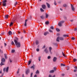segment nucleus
Listing matches in <instances>:
<instances>
[{
    "instance_id": "f257e3e1",
    "label": "nucleus",
    "mask_w": 77,
    "mask_h": 77,
    "mask_svg": "<svg viewBox=\"0 0 77 77\" xmlns=\"http://www.w3.org/2000/svg\"><path fill=\"white\" fill-rule=\"evenodd\" d=\"M14 42H15V45H16L17 47H20L21 46V45L20 44V42H18V41H16L15 40H14Z\"/></svg>"
},
{
    "instance_id": "f03ea898",
    "label": "nucleus",
    "mask_w": 77,
    "mask_h": 77,
    "mask_svg": "<svg viewBox=\"0 0 77 77\" xmlns=\"http://www.w3.org/2000/svg\"><path fill=\"white\" fill-rule=\"evenodd\" d=\"M2 2L3 3L2 4L3 6L5 7L6 6V2H7V1L6 0H2Z\"/></svg>"
},
{
    "instance_id": "7ed1b4c3",
    "label": "nucleus",
    "mask_w": 77,
    "mask_h": 77,
    "mask_svg": "<svg viewBox=\"0 0 77 77\" xmlns=\"http://www.w3.org/2000/svg\"><path fill=\"white\" fill-rule=\"evenodd\" d=\"M59 39H60V40H61V41H63V40L64 39V38L63 37H57L56 39V41L57 42H59Z\"/></svg>"
},
{
    "instance_id": "20e7f679",
    "label": "nucleus",
    "mask_w": 77,
    "mask_h": 77,
    "mask_svg": "<svg viewBox=\"0 0 77 77\" xmlns=\"http://www.w3.org/2000/svg\"><path fill=\"white\" fill-rule=\"evenodd\" d=\"M3 71L4 72H5L6 71V72H8V71H9V67H7L6 68H4L3 69Z\"/></svg>"
},
{
    "instance_id": "39448f33",
    "label": "nucleus",
    "mask_w": 77,
    "mask_h": 77,
    "mask_svg": "<svg viewBox=\"0 0 77 77\" xmlns=\"http://www.w3.org/2000/svg\"><path fill=\"white\" fill-rule=\"evenodd\" d=\"M1 61L4 62V63H5V62H6V60H5V58H2L1 59Z\"/></svg>"
},
{
    "instance_id": "423d86ee",
    "label": "nucleus",
    "mask_w": 77,
    "mask_h": 77,
    "mask_svg": "<svg viewBox=\"0 0 77 77\" xmlns=\"http://www.w3.org/2000/svg\"><path fill=\"white\" fill-rule=\"evenodd\" d=\"M29 71H30V70H29V69H28L26 70V74L27 75V74H29Z\"/></svg>"
},
{
    "instance_id": "0eeeda50",
    "label": "nucleus",
    "mask_w": 77,
    "mask_h": 77,
    "mask_svg": "<svg viewBox=\"0 0 77 77\" xmlns=\"http://www.w3.org/2000/svg\"><path fill=\"white\" fill-rule=\"evenodd\" d=\"M71 6L72 11H74L75 8H74V6L72 5H71Z\"/></svg>"
},
{
    "instance_id": "6e6552de",
    "label": "nucleus",
    "mask_w": 77,
    "mask_h": 77,
    "mask_svg": "<svg viewBox=\"0 0 77 77\" xmlns=\"http://www.w3.org/2000/svg\"><path fill=\"white\" fill-rule=\"evenodd\" d=\"M42 8L43 9H45L46 8V6L45 5H42Z\"/></svg>"
},
{
    "instance_id": "1a4fd4ad",
    "label": "nucleus",
    "mask_w": 77,
    "mask_h": 77,
    "mask_svg": "<svg viewBox=\"0 0 77 77\" xmlns=\"http://www.w3.org/2000/svg\"><path fill=\"white\" fill-rule=\"evenodd\" d=\"M44 51H45V52L46 53H48V50L47 49V48H46L45 50Z\"/></svg>"
},
{
    "instance_id": "9d476101",
    "label": "nucleus",
    "mask_w": 77,
    "mask_h": 77,
    "mask_svg": "<svg viewBox=\"0 0 77 77\" xmlns=\"http://www.w3.org/2000/svg\"><path fill=\"white\" fill-rule=\"evenodd\" d=\"M56 60H57V58L56 57H54L53 59V62H56Z\"/></svg>"
},
{
    "instance_id": "9b49d317",
    "label": "nucleus",
    "mask_w": 77,
    "mask_h": 77,
    "mask_svg": "<svg viewBox=\"0 0 77 77\" xmlns=\"http://www.w3.org/2000/svg\"><path fill=\"white\" fill-rule=\"evenodd\" d=\"M46 5L48 6V8H50V5L48 3H46Z\"/></svg>"
},
{
    "instance_id": "f8f14e48",
    "label": "nucleus",
    "mask_w": 77,
    "mask_h": 77,
    "mask_svg": "<svg viewBox=\"0 0 77 77\" xmlns=\"http://www.w3.org/2000/svg\"><path fill=\"white\" fill-rule=\"evenodd\" d=\"M7 56V54H4L5 58V59H8V57Z\"/></svg>"
},
{
    "instance_id": "ddd939ff",
    "label": "nucleus",
    "mask_w": 77,
    "mask_h": 77,
    "mask_svg": "<svg viewBox=\"0 0 77 77\" xmlns=\"http://www.w3.org/2000/svg\"><path fill=\"white\" fill-rule=\"evenodd\" d=\"M47 34H49V32H45L44 33V35L46 36Z\"/></svg>"
},
{
    "instance_id": "4468645a",
    "label": "nucleus",
    "mask_w": 77,
    "mask_h": 77,
    "mask_svg": "<svg viewBox=\"0 0 77 77\" xmlns=\"http://www.w3.org/2000/svg\"><path fill=\"white\" fill-rule=\"evenodd\" d=\"M8 33L9 35H11L12 34V32H11V31H9L8 32Z\"/></svg>"
},
{
    "instance_id": "2eb2a0df",
    "label": "nucleus",
    "mask_w": 77,
    "mask_h": 77,
    "mask_svg": "<svg viewBox=\"0 0 77 77\" xmlns=\"http://www.w3.org/2000/svg\"><path fill=\"white\" fill-rule=\"evenodd\" d=\"M30 68L31 69H33V70H34L35 69V65H33V66H32L31 67H30Z\"/></svg>"
},
{
    "instance_id": "dca6fc26",
    "label": "nucleus",
    "mask_w": 77,
    "mask_h": 77,
    "mask_svg": "<svg viewBox=\"0 0 77 77\" xmlns=\"http://www.w3.org/2000/svg\"><path fill=\"white\" fill-rule=\"evenodd\" d=\"M4 62L2 61L1 63H0V65L1 66H2V65H5V63H4Z\"/></svg>"
},
{
    "instance_id": "f3484780",
    "label": "nucleus",
    "mask_w": 77,
    "mask_h": 77,
    "mask_svg": "<svg viewBox=\"0 0 77 77\" xmlns=\"http://www.w3.org/2000/svg\"><path fill=\"white\" fill-rule=\"evenodd\" d=\"M58 26L60 27H61L62 26V24L60 22L58 23Z\"/></svg>"
},
{
    "instance_id": "a211bd4d",
    "label": "nucleus",
    "mask_w": 77,
    "mask_h": 77,
    "mask_svg": "<svg viewBox=\"0 0 77 77\" xmlns=\"http://www.w3.org/2000/svg\"><path fill=\"white\" fill-rule=\"evenodd\" d=\"M54 72V70H52L50 71L49 72L50 73H53Z\"/></svg>"
},
{
    "instance_id": "6ab92c4d",
    "label": "nucleus",
    "mask_w": 77,
    "mask_h": 77,
    "mask_svg": "<svg viewBox=\"0 0 77 77\" xmlns=\"http://www.w3.org/2000/svg\"><path fill=\"white\" fill-rule=\"evenodd\" d=\"M8 17H9V15H5V19H7L8 18Z\"/></svg>"
},
{
    "instance_id": "aec40b11",
    "label": "nucleus",
    "mask_w": 77,
    "mask_h": 77,
    "mask_svg": "<svg viewBox=\"0 0 77 77\" xmlns=\"http://www.w3.org/2000/svg\"><path fill=\"white\" fill-rule=\"evenodd\" d=\"M35 44L36 45H38L39 44V41L38 40H36L35 41Z\"/></svg>"
},
{
    "instance_id": "412c9836",
    "label": "nucleus",
    "mask_w": 77,
    "mask_h": 77,
    "mask_svg": "<svg viewBox=\"0 0 77 77\" xmlns=\"http://www.w3.org/2000/svg\"><path fill=\"white\" fill-rule=\"evenodd\" d=\"M49 50L50 52L51 53V50L52 49V48H51V47H50L49 48Z\"/></svg>"
},
{
    "instance_id": "4be33fe9",
    "label": "nucleus",
    "mask_w": 77,
    "mask_h": 77,
    "mask_svg": "<svg viewBox=\"0 0 77 77\" xmlns=\"http://www.w3.org/2000/svg\"><path fill=\"white\" fill-rule=\"evenodd\" d=\"M63 36H64V37H68L69 35H63Z\"/></svg>"
},
{
    "instance_id": "5701e85b",
    "label": "nucleus",
    "mask_w": 77,
    "mask_h": 77,
    "mask_svg": "<svg viewBox=\"0 0 77 77\" xmlns=\"http://www.w3.org/2000/svg\"><path fill=\"white\" fill-rule=\"evenodd\" d=\"M40 11L41 12H44V10H43L42 8H40Z\"/></svg>"
},
{
    "instance_id": "b1692460",
    "label": "nucleus",
    "mask_w": 77,
    "mask_h": 77,
    "mask_svg": "<svg viewBox=\"0 0 77 77\" xmlns=\"http://www.w3.org/2000/svg\"><path fill=\"white\" fill-rule=\"evenodd\" d=\"M45 24L46 25H48V24H49V22H48V21L45 22Z\"/></svg>"
},
{
    "instance_id": "393cba45",
    "label": "nucleus",
    "mask_w": 77,
    "mask_h": 77,
    "mask_svg": "<svg viewBox=\"0 0 77 77\" xmlns=\"http://www.w3.org/2000/svg\"><path fill=\"white\" fill-rule=\"evenodd\" d=\"M17 4L18 5H19V4H18V2H16L14 4V5L16 6L17 5Z\"/></svg>"
},
{
    "instance_id": "a878e982",
    "label": "nucleus",
    "mask_w": 77,
    "mask_h": 77,
    "mask_svg": "<svg viewBox=\"0 0 77 77\" xmlns=\"http://www.w3.org/2000/svg\"><path fill=\"white\" fill-rule=\"evenodd\" d=\"M14 23H12V22H11L10 23V26L11 27V26H13V24Z\"/></svg>"
},
{
    "instance_id": "bb28decb",
    "label": "nucleus",
    "mask_w": 77,
    "mask_h": 77,
    "mask_svg": "<svg viewBox=\"0 0 77 77\" xmlns=\"http://www.w3.org/2000/svg\"><path fill=\"white\" fill-rule=\"evenodd\" d=\"M11 44L13 45H15V44H14L13 41L11 42Z\"/></svg>"
},
{
    "instance_id": "cd10ccee",
    "label": "nucleus",
    "mask_w": 77,
    "mask_h": 77,
    "mask_svg": "<svg viewBox=\"0 0 77 77\" xmlns=\"http://www.w3.org/2000/svg\"><path fill=\"white\" fill-rule=\"evenodd\" d=\"M39 71L38 70L35 72V74H39Z\"/></svg>"
},
{
    "instance_id": "c85d7f7f",
    "label": "nucleus",
    "mask_w": 77,
    "mask_h": 77,
    "mask_svg": "<svg viewBox=\"0 0 77 77\" xmlns=\"http://www.w3.org/2000/svg\"><path fill=\"white\" fill-rule=\"evenodd\" d=\"M32 63V61H31V60H30L28 62V65H30V63Z\"/></svg>"
},
{
    "instance_id": "c756f323",
    "label": "nucleus",
    "mask_w": 77,
    "mask_h": 77,
    "mask_svg": "<svg viewBox=\"0 0 77 77\" xmlns=\"http://www.w3.org/2000/svg\"><path fill=\"white\" fill-rule=\"evenodd\" d=\"M63 6L64 8H66V7H67V5L66 4H65L63 5Z\"/></svg>"
},
{
    "instance_id": "7c9ffc66",
    "label": "nucleus",
    "mask_w": 77,
    "mask_h": 77,
    "mask_svg": "<svg viewBox=\"0 0 77 77\" xmlns=\"http://www.w3.org/2000/svg\"><path fill=\"white\" fill-rule=\"evenodd\" d=\"M41 57L40 56L38 57V59L39 61H41Z\"/></svg>"
},
{
    "instance_id": "2f4dec72",
    "label": "nucleus",
    "mask_w": 77,
    "mask_h": 77,
    "mask_svg": "<svg viewBox=\"0 0 77 77\" xmlns=\"http://www.w3.org/2000/svg\"><path fill=\"white\" fill-rule=\"evenodd\" d=\"M56 30L57 32H60V29L58 28H57L56 29Z\"/></svg>"
},
{
    "instance_id": "473e14b6",
    "label": "nucleus",
    "mask_w": 77,
    "mask_h": 77,
    "mask_svg": "<svg viewBox=\"0 0 77 77\" xmlns=\"http://www.w3.org/2000/svg\"><path fill=\"white\" fill-rule=\"evenodd\" d=\"M64 22H65V21L63 20V21H61L60 22L62 24H63V23H64Z\"/></svg>"
},
{
    "instance_id": "72a5a7b5",
    "label": "nucleus",
    "mask_w": 77,
    "mask_h": 77,
    "mask_svg": "<svg viewBox=\"0 0 77 77\" xmlns=\"http://www.w3.org/2000/svg\"><path fill=\"white\" fill-rule=\"evenodd\" d=\"M3 53V50H1V49H0V53Z\"/></svg>"
},
{
    "instance_id": "f704fd0d",
    "label": "nucleus",
    "mask_w": 77,
    "mask_h": 77,
    "mask_svg": "<svg viewBox=\"0 0 77 77\" xmlns=\"http://www.w3.org/2000/svg\"><path fill=\"white\" fill-rule=\"evenodd\" d=\"M50 29H52V30H53V29H54V27L53 26H51L50 27Z\"/></svg>"
},
{
    "instance_id": "c9c22d12",
    "label": "nucleus",
    "mask_w": 77,
    "mask_h": 77,
    "mask_svg": "<svg viewBox=\"0 0 77 77\" xmlns=\"http://www.w3.org/2000/svg\"><path fill=\"white\" fill-rule=\"evenodd\" d=\"M48 17V14H46V18H47Z\"/></svg>"
},
{
    "instance_id": "e433bc0d",
    "label": "nucleus",
    "mask_w": 77,
    "mask_h": 77,
    "mask_svg": "<svg viewBox=\"0 0 77 77\" xmlns=\"http://www.w3.org/2000/svg\"><path fill=\"white\" fill-rule=\"evenodd\" d=\"M14 40H16L17 41H18V38L16 37L15 39H14Z\"/></svg>"
},
{
    "instance_id": "4c0bfd02",
    "label": "nucleus",
    "mask_w": 77,
    "mask_h": 77,
    "mask_svg": "<svg viewBox=\"0 0 77 77\" xmlns=\"http://www.w3.org/2000/svg\"><path fill=\"white\" fill-rule=\"evenodd\" d=\"M77 60V59H73V62H76V61Z\"/></svg>"
},
{
    "instance_id": "58836bf2",
    "label": "nucleus",
    "mask_w": 77,
    "mask_h": 77,
    "mask_svg": "<svg viewBox=\"0 0 77 77\" xmlns=\"http://www.w3.org/2000/svg\"><path fill=\"white\" fill-rule=\"evenodd\" d=\"M15 52V50H12L11 51V52L12 53H14Z\"/></svg>"
},
{
    "instance_id": "ea45409f",
    "label": "nucleus",
    "mask_w": 77,
    "mask_h": 77,
    "mask_svg": "<svg viewBox=\"0 0 77 77\" xmlns=\"http://www.w3.org/2000/svg\"><path fill=\"white\" fill-rule=\"evenodd\" d=\"M61 66H65V64L61 63Z\"/></svg>"
},
{
    "instance_id": "a19ab883",
    "label": "nucleus",
    "mask_w": 77,
    "mask_h": 77,
    "mask_svg": "<svg viewBox=\"0 0 77 77\" xmlns=\"http://www.w3.org/2000/svg\"><path fill=\"white\" fill-rule=\"evenodd\" d=\"M49 31L50 32H53V31L50 29L49 30Z\"/></svg>"
},
{
    "instance_id": "79ce46f5",
    "label": "nucleus",
    "mask_w": 77,
    "mask_h": 77,
    "mask_svg": "<svg viewBox=\"0 0 77 77\" xmlns=\"http://www.w3.org/2000/svg\"><path fill=\"white\" fill-rule=\"evenodd\" d=\"M11 22H12V23H14V22H15V20L12 19V20L11 21Z\"/></svg>"
},
{
    "instance_id": "37998d69",
    "label": "nucleus",
    "mask_w": 77,
    "mask_h": 77,
    "mask_svg": "<svg viewBox=\"0 0 77 77\" xmlns=\"http://www.w3.org/2000/svg\"><path fill=\"white\" fill-rule=\"evenodd\" d=\"M40 17L42 19H44V16H40Z\"/></svg>"
},
{
    "instance_id": "c03bdc74",
    "label": "nucleus",
    "mask_w": 77,
    "mask_h": 77,
    "mask_svg": "<svg viewBox=\"0 0 77 77\" xmlns=\"http://www.w3.org/2000/svg\"><path fill=\"white\" fill-rule=\"evenodd\" d=\"M51 58V57L50 56H48V59H50Z\"/></svg>"
},
{
    "instance_id": "a18cd8bd",
    "label": "nucleus",
    "mask_w": 77,
    "mask_h": 77,
    "mask_svg": "<svg viewBox=\"0 0 77 77\" xmlns=\"http://www.w3.org/2000/svg\"><path fill=\"white\" fill-rule=\"evenodd\" d=\"M54 5H57V4L56 3V1H54Z\"/></svg>"
},
{
    "instance_id": "49530a36",
    "label": "nucleus",
    "mask_w": 77,
    "mask_h": 77,
    "mask_svg": "<svg viewBox=\"0 0 77 77\" xmlns=\"http://www.w3.org/2000/svg\"><path fill=\"white\" fill-rule=\"evenodd\" d=\"M25 26H27V23L25 22L24 24Z\"/></svg>"
},
{
    "instance_id": "de8ad7c7",
    "label": "nucleus",
    "mask_w": 77,
    "mask_h": 77,
    "mask_svg": "<svg viewBox=\"0 0 77 77\" xmlns=\"http://www.w3.org/2000/svg\"><path fill=\"white\" fill-rule=\"evenodd\" d=\"M9 60H10V63H11V62H12V60H11V59H9Z\"/></svg>"
},
{
    "instance_id": "09e8293b",
    "label": "nucleus",
    "mask_w": 77,
    "mask_h": 77,
    "mask_svg": "<svg viewBox=\"0 0 77 77\" xmlns=\"http://www.w3.org/2000/svg\"><path fill=\"white\" fill-rule=\"evenodd\" d=\"M32 75H33V73L32 72L31 73V76H30V77H32Z\"/></svg>"
},
{
    "instance_id": "8fccbe9b",
    "label": "nucleus",
    "mask_w": 77,
    "mask_h": 77,
    "mask_svg": "<svg viewBox=\"0 0 77 77\" xmlns=\"http://www.w3.org/2000/svg\"><path fill=\"white\" fill-rule=\"evenodd\" d=\"M72 40H74V39H75V38L74 37H72Z\"/></svg>"
},
{
    "instance_id": "3c124183",
    "label": "nucleus",
    "mask_w": 77,
    "mask_h": 77,
    "mask_svg": "<svg viewBox=\"0 0 77 77\" xmlns=\"http://www.w3.org/2000/svg\"><path fill=\"white\" fill-rule=\"evenodd\" d=\"M36 51H39V49L37 48L36 49Z\"/></svg>"
},
{
    "instance_id": "603ef678",
    "label": "nucleus",
    "mask_w": 77,
    "mask_h": 77,
    "mask_svg": "<svg viewBox=\"0 0 77 77\" xmlns=\"http://www.w3.org/2000/svg\"><path fill=\"white\" fill-rule=\"evenodd\" d=\"M54 69L55 71H56V67H54Z\"/></svg>"
},
{
    "instance_id": "864d4df0",
    "label": "nucleus",
    "mask_w": 77,
    "mask_h": 77,
    "mask_svg": "<svg viewBox=\"0 0 77 77\" xmlns=\"http://www.w3.org/2000/svg\"><path fill=\"white\" fill-rule=\"evenodd\" d=\"M77 30V28H75L74 30L75 31H76Z\"/></svg>"
},
{
    "instance_id": "5fc2aeb1",
    "label": "nucleus",
    "mask_w": 77,
    "mask_h": 77,
    "mask_svg": "<svg viewBox=\"0 0 77 77\" xmlns=\"http://www.w3.org/2000/svg\"><path fill=\"white\" fill-rule=\"evenodd\" d=\"M4 45H5V47H6V45H7L6 44V43H4Z\"/></svg>"
},
{
    "instance_id": "6e6d98bb",
    "label": "nucleus",
    "mask_w": 77,
    "mask_h": 77,
    "mask_svg": "<svg viewBox=\"0 0 77 77\" xmlns=\"http://www.w3.org/2000/svg\"><path fill=\"white\" fill-rule=\"evenodd\" d=\"M63 56H64V57H66V55H65V54L63 55Z\"/></svg>"
},
{
    "instance_id": "4d7b16f0",
    "label": "nucleus",
    "mask_w": 77,
    "mask_h": 77,
    "mask_svg": "<svg viewBox=\"0 0 77 77\" xmlns=\"http://www.w3.org/2000/svg\"><path fill=\"white\" fill-rule=\"evenodd\" d=\"M74 68L75 69H77V67L76 66H75Z\"/></svg>"
},
{
    "instance_id": "13d9d810",
    "label": "nucleus",
    "mask_w": 77,
    "mask_h": 77,
    "mask_svg": "<svg viewBox=\"0 0 77 77\" xmlns=\"http://www.w3.org/2000/svg\"><path fill=\"white\" fill-rule=\"evenodd\" d=\"M45 48V45H44L43 47V48Z\"/></svg>"
},
{
    "instance_id": "bf43d9fd",
    "label": "nucleus",
    "mask_w": 77,
    "mask_h": 77,
    "mask_svg": "<svg viewBox=\"0 0 77 77\" xmlns=\"http://www.w3.org/2000/svg\"><path fill=\"white\" fill-rule=\"evenodd\" d=\"M23 33H26V31L25 30H24V29L23 30Z\"/></svg>"
},
{
    "instance_id": "052dcab7",
    "label": "nucleus",
    "mask_w": 77,
    "mask_h": 77,
    "mask_svg": "<svg viewBox=\"0 0 77 77\" xmlns=\"http://www.w3.org/2000/svg\"><path fill=\"white\" fill-rule=\"evenodd\" d=\"M74 72H76V71H77V70L75 69L74 70Z\"/></svg>"
},
{
    "instance_id": "680f3d73",
    "label": "nucleus",
    "mask_w": 77,
    "mask_h": 77,
    "mask_svg": "<svg viewBox=\"0 0 77 77\" xmlns=\"http://www.w3.org/2000/svg\"><path fill=\"white\" fill-rule=\"evenodd\" d=\"M64 75H65L63 73L62 74V76H64Z\"/></svg>"
},
{
    "instance_id": "e2e57ef3",
    "label": "nucleus",
    "mask_w": 77,
    "mask_h": 77,
    "mask_svg": "<svg viewBox=\"0 0 77 77\" xmlns=\"http://www.w3.org/2000/svg\"><path fill=\"white\" fill-rule=\"evenodd\" d=\"M57 36H59V35H60V34L58 33L57 34Z\"/></svg>"
},
{
    "instance_id": "0e129e2a",
    "label": "nucleus",
    "mask_w": 77,
    "mask_h": 77,
    "mask_svg": "<svg viewBox=\"0 0 77 77\" xmlns=\"http://www.w3.org/2000/svg\"><path fill=\"white\" fill-rule=\"evenodd\" d=\"M22 77H24V74L22 75Z\"/></svg>"
},
{
    "instance_id": "69168bd1",
    "label": "nucleus",
    "mask_w": 77,
    "mask_h": 77,
    "mask_svg": "<svg viewBox=\"0 0 77 77\" xmlns=\"http://www.w3.org/2000/svg\"><path fill=\"white\" fill-rule=\"evenodd\" d=\"M27 20L26 19L25 20V23H27Z\"/></svg>"
},
{
    "instance_id": "338daca9",
    "label": "nucleus",
    "mask_w": 77,
    "mask_h": 77,
    "mask_svg": "<svg viewBox=\"0 0 77 77\" xmlns=\"http://www.w3.org/2000/svg\"><path fill=\"white\" fill-rule=\"evenodd\" d=\"M49 77H51V75H49Z\"/></svg>"
},
{
    "instance_id": "774afa93",
    "label": "nucleus",
    "mask_w": 77,
    "mask_h": 77,
    "mask_svg": "<svg viewBox=\"0 0 77 77\" xmlns=\"http://www.w3.org/2000/svg\"><path fill=\"white\" fill-rule=\"evenodd\" d=\"M34 77H37V75H34Z\"/></svg>"
}]
</instances>
